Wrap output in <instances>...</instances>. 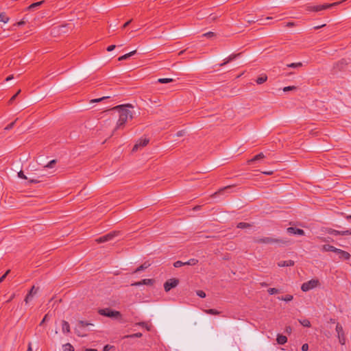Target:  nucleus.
<instances>
[{"instance_id":"nucleus-1","label":"nucleus","mask_w":351,"mask_h":351,"mask_svg":"<svg viewBox=\"0 0 351 351\" xmlns=\"http://www.w3.org/2000/svg\"><path fill=\"white\" fill-rule=\"evenodd\" d=\"M133 106L131 104L119 105L113 108L119 114V119L117 121L115 130H119L124 127L128 120L134 117Z\"/></svg>"},{"instance_id":"nucleus-2","label":"nucleus","mask_w":351,"mask_h":351,"mask_svg":"<svg viewBox=\"0 0 351 351\" xmlns=\"http://www.w3.org/2000/svg\"><path fill=\"white\" fill-rule=\"evenodd\" d=\"M98 313L101 315L116 319H119L121 318V314L119 311H114L109 308L99 309Z\"/></svg>"},{"instance_id":"nucleus-3","label":"nucleus","mask_w":351,"mask_h":351,"mask_svg":"<svg viewBox=\"0 0 351 351\" xmlns=\"http://www.w3.org/2000/svg\"><path fill=\"white\" fill-rule=\"evenodd\" d=\"M254 242L257 243L271 244L274 243H286L287 241L282 239H274L271 237H258L254 239Z\"/></svg>"},{"instance_id":"nucleus-4","label":"nucleus","mask_w":351,"mask_h":351,"mask_svg":"<svg viewBox=\"0 0 351 351\" xmlns=\"http://www.w3.org/2000/svg\"><path fill=\"white\" fill-rule=\"evenodd\" d=\"M340 3H341V2L338 1V2H335L332 3H326V4H323V5H313V6L309 7V10L313 11V12H320L322 10L338 5Z\"/></svg>"},{"instance_id":"nucleus-5","label":"nucleus","mask_w":351,"mask_h":351,"mask_svg":"<svg viewBox=\"0 0 351 351\" xmlns=\"http://www.w3.org/2000/svg\"><path fill=\"white\" fill-rule=\"evenodd\" d=\"M319 285V280L315 279L310 280L306 282H304L301 286V289L306 292L311 289L317 287Z\"/></svg>"},{"instance_id":"nucleus-6","label":"nucleus","mask_w":351,"mask_h":351,"mask_svg":"<svg viewBox=\"0 0 351 351\" xmlns=\"http://www.w3.org/2000/svg\"><path fill=\"white\" fill-rule=\"evenodd\" d=\"M335 330L337 333V338L339 339V343L341 345H345L346 344L345 334H344L343 328L339 323L337 324Z\"/></svg>"},{"instance_id":"nucleus-7","label":"nucleus","mask_w":351,"mask_h":351,"mask_svg":"<svg viewBox=\"0 0 351 351\" xmlns=\"http://www.w3.org/2000/svg\"><path fill=\"white\" fill-rule=\"evenodd\" d=\"M119 234V232L113 231L111 232H109L104 236L100 237L98 238L96 241L97 243H104L106 241H109L112 240L116 236H117Z\"/></svg>"},{"instance_id":"nucleus-8","label":"nucleus","mask_w":351,"mask_h":351,"mask_svg":"<svg viewBox=\"0 0 351 351\" xmlns=\"http://www.w3.org/2000/svg\"><path fill=\"white\" fill-rule=\"evenodd\" d=\"M179 280L177 278H171L167 280L164 284V289L166 292H169L172 288L178 286Z\"/></svg>"},{"instance_id":"nucleus-9","label":"nucleus","mask_w":351,"mask_h":351,"mask_svg":"<svg viewBox=\"0 0 351 351\" xmlns=\"http://www.w3.org/2000/svg\"><path fill=\"white\" fill-rule=\"evenodd\" d=\"M327 232L330 234L335 235V236H337V235H342V236L351 235V229L346 230L344 231H339V230H335L332 228H329V229H328Z\"/></svg>"},{"instance_id":"nucleus-10","label":"nucleus","mask_w":351,"mask_h":351,"mask_svg":"<svg viewBox=\"0 0 351 351\" xmlns=\"http://www.w3.org/2000/svg\"><path fill=\"white\" fill-rule=\"evenodd\" d=\"M149 141V139L147 138L139 139L138 141L133 147L132 152H136L138 149L146 146L148 144Z\"/></svg>"},{"instance_id":"nucleus-11","label":"nucleus","mask_w":351,"mask_h":351,"mask_svg":"<svg viewBox=\"0 0 351 351\" xmlns=\"http://www.w3.org/2000/svg\"><path fill=\"white\" fill-rule=\"evenodd\" d=\"M154 280L153 279H143L138 282H135L131 284L133 287H139L141 285H149L152 286L154 284Z\"/></svg>"},{"instance_id":"nucleus-12","label":"nucleus","mask_w":351,"mask_h":351,"mask_svg":"<svg viewBox=\"0 0 351 351\" xmlns=\"http://www.w3.org/2000/svg\"><path fill=\"white\" fill-rule=\"evenodd\" d=\"M336 254L338 255L339 258L341 260H348L350 258V254L341 249H337Z\"/></svg>"},{"instance_id":"nucleus-13","label":"nucleus","mask_w":351,"mask_h":351,"mask_svg":"<svg viewBox=\"0 0 351 351\" xmlns=\"http://www.w3.org/2000/svg\"><path fill=\"white\" fill-rule=\"evenodd\" d=\"M287 231L289 234H298V235H304V231L302 229L289 227L287 229Z\"/></svg>"},{"instance_id":"nucleus-14","label":"nucleus","mask_w":351,"mask_h":351,"mask_svg":"<svg viewBox=\"0 0 351 351\" xmlns=\"http://www.w3.org/2000/svg\"><path fill=\"white\" fill-rule=\"evenodd\" d=\"M38 291V288H36L34 286L32 287L29 292L27 293V295L25 297V302L26 303H28L30 300H32L33 296L36 294Z\"/></svg>"},{"instance_id":"nucleus-15","label":"nucleus","mask_w":351,"mask_h":351,"mask_svg":"<svg viewBox=\"0 0 351 351\" xmlns=\"http://www.w3.org/2000/svg\"><path fill=\"white\" fill-rule=\"evenodd\" d=\"M93 326V324L80 320L78 322L77 324L76 325V327L75 328V330L78 331V329H83L86 326Z\"/></svg>"},{"instance_id":"nucleus-16","label":"nucleus","mask_w":351,"mask_h":351,"mask_svg":"<svg viewBox=\"0 0 351 351\" xmlns=\"http://www.w3.org/2000/svg\"><path fill=\"white\" fill-rule=\"evenodd\" d=\"M18 176L19 178H21L22 179L27 180V178L25 176V175L23 173V172L22 171H21L18 173ZM28 180H29V182H30V183H38L40 181L38 179H34V178H28Z\"/></svg>"},{"instance_id":"nucleus-17","label":"nucleus","mask_w":351,"mask_h":351,"mask_svg":"<svg viewBox=\"0 0 351 351\" xmlns=\"http://www.w3.org/2000/svg\"><path fill=\"white\" fill-rule=\"evenodd\" d=\"M294 265V261L291 260L289 261H281L278 263V267H290L293 266Z\"/></svg>"},{"instance_id":"nucleus-18","label":"nucleus","mask_w":351,"mask_h":351,"mask_svg":"<svg viewBox=\"0 0 351 351\" xmlns=\"http://www.w3.org/2000/svg\"><path fill=\"white\" fill-rule=\"evenodd\" d=\"M240 55V53H238V54H231L225 60L223 63L220 64L219 66H224L226 65V64H228V62L234 60V59L237 58V57H238Z\"/></svg>"},{"instance_id":"nucleus-19","label":"nucleus","mask_w":351,"mask_h":351,"mask_svg":"<svg viewBox=\"0 0 351 351\" xmlns=\"http://www.w3.org/2000/svg\"><path fill=\"white\" fill-rule=\"evenodd\" d=\"M276 341L278 344L284 345L287 341V337L285 335L278 334L277 335Z\"/></svg>"},{"instance_id":"nucleus-20","label":"nucleus","mask_w":351,"mask_h":351,"mask_svg":"<svg viewBox=\"0 0 351 351\" xmlns=\"http://www.w3.org/2000/svg\"><path fill=\"white\" fill-rule=\"evenodd\" d=\"M337 249V247L330 245H324L322 246V251L324 252H332L336 253Z\"/></svg>"},{"instance_id":"nucleus-21","label":"nucleus","mask_w":351,"mask_h":351,"mask_svg":"<svg viewBox=\"0 0 351 351\" xmlns=\"http://www.w3.org/2000/svg\"><path fill=\"white\" fill-rule=\"evenodd\" d=\"M62 330L63 333H69L70 332V326L66 321H62Z\"/></svg>"},{"instance_id":"nucleus-22","label":"nucleus","mask_w":351,"mask_h":351,"mask_svg":"<svg viewBox=\"0 0 351 351\" xmlns=\"http://www.w3.org/2000/svg\"><path fill=\"white\" fill-rule=\"evenodd\" d=\"M136 50H134V51H131V52H130V53H126V54H125V55H123V56H120V57L118 58V60H119V61H122V60H126V59H128V58H130V57H131L132 56H133L134 54H135V53H136Z\"/></svg>"},{"instance_id":"nucleus-23","label":"nucleus","mask_w":351,"mask_h":351,"mask_svg":"<svg viewBox=\"0 0 351 351\" xmlns=\"http://www.w3.org/2000/svg\"><path fill=\"white\" fill-rule=\"evenodd\" d=\"M149 266V264H147V263H144L143 264H142L141 266H139L138 267H137L134 271L133 273H138L145 269H147L148 267Z\"/></svg>"},{"instance_id":"nucleus-24","label":"nucleus","mask_w":351,"mask_h":351,"mask_svg":"<svg viewBox=\"0 0 351 351\" xmlns=\"http://www.w3.org/2000/svg\"><path fill=\"white\" fill-rule=\"evenodd\" d=\"M267 76L266 75H261L256 79V82L258 84H262L264 82H265L267 81Z\"/></svg>"},{"instance_id":"nucleus-25","label":"nucleus","mask_w":351,"mask_h":351,"mask_svg":"<svg viewBox=\"0 0 351 351\" xmlns=\"http://www.w3.org/2000/svg\"><path fill=\"white\" fill-rule=\"evenodd\" d=\"M43 2H44L43 1H41L34 3L31 4L29 7H27V10H31L36 9V8H38L39 6H40L43 3Z\"/></svg>"},{"instance_id":"nucleus-26","label":"nucleus","mask_w":351,"mask_h":351,"mask_svg":"<svg viewBox=\"0 0 351 351\" xmlns=\"http://www.w3.org/2000/svg\"><path fill=\"white\" fill-rule=\"evenodd\" d=\"M302 62H295L287 64V67L292 69H298L302 66Z\"/></svg>"},{"instance_id":"nucleus-27","label":"nucleus","mask_w":351,"mask_h":351,"mask_svg":"<svg viewBox=\"0 0 351 351\" xmlns=\"http://www.w3.org/2000/svg\"><path fill=\"white\" fill-rule=\"evenodd\" d=\"M265 157L264 154L263 153H260L257 155H256L254 158H252L250 160H249V162H253L257 160H259Z\"/></svg>"},{"instance_id":"nucleus-28","label":"nucleus","mask_w":351,"mask_h":351,"mask_svg":"<svg viewBox=\"0 0 351 351\" xmlns=\"http://www.w3.org/2000/svg\"><path fill=\"white\" fill-rule=\"evenodd\" d=\"M230 188H231V186H226V187H223V188H222V189H219L218 191L215 192V193L213 195V196L214 197H217L218 195H219V194L222 193L223 192H224L225 191H227V190L230 189Z\"/></svg>"},{"instance_id":"nucleus-29","label":"nucleus","mask_w":351,"mask_h":351,"mask_svg":"<svg viewBox=\"0 0 351 351\" xmlns=\"http://www.w3.org/2000/svg\"><path fill=\"white\" fill-rule=\"evenodd\" d=\"M10 19L8 17L4 12L0 13V21L4 23H7Z\"/></svg>"},{"instance_id":"nucleus-30","label":"nucleus","mask_w":351,"mask_h":351,"mask_svg":"<svg viewBox=\"0 0 351 351\" xmlns=\"http://www.w3.org/2000/svg\"><path fill=\"white\" fill-rule=\"evenodd\" d=\"M204 312L206 314L214 315H219L220 314L219 311H218L216 309H213V308L205 310Z\"/></svg>"},{"instance_id":"nucleus-31","label":"nucleus","mask_w":351,"mask_h":351,"mask_svg":"<svg viewBox=\"0 0 351 351\" xmlns=\"http://www.w3.org/2000/svg\"><path fill=\"white\" fill-rule=\"evenodd\" d=\"M278 300H283L285 302H290L293 300V295H286L285 296L278 297Z\"/></svg>"},{"instance_id":"nucleus-32","label":"nucleus","mask_w":351,"mask_h":351,"mask_svg":"<svg viewBox=\"0 0 351 351\" xmlns=\"http://www.w3.org/2000/svg\"><path fill=\"white\" fill-rule=\"evenodd\" d=\"M174 80L172 78H159L158 79V82L161 84H167L169 82H173Z\"/></svg>"},{"instance_id":"nucleus-33","label":"nucleus","mask_w":351,"mask_h":351,"mask_svg":"<svg viewBox=\"0 0 351 351\" xmlns=\"http://www.w3.org/2000/svg\"><path fill=\"white\" fill-rule=\"evenodd\" d=\"M299 322L304 327H310L311 326V322L307 319H300Z\"/></svg>"},{"instance_id":"nucleus-34","label":"nucleus","mask_w":351,"mask_h":351,"mask_svg":"<svg viewBox=\"0 0 351 351\" xmlns=\"http://www.w3.org/2000/svg\"><path fill=\"white\" fill-rule=\"evenodd\" d=\"M251 225L250 223L245 222H240L237 224V227L238 228L244 229L247 228H250Z\"/></svg>"},{"instance_id":"nucleus-35","label":"nucleus","mask_w":351,"mask_h":351,"mask_svg":"<svg viewBox=\"0 0 351 351\" xmlns=\"http://www.w3.org/2000/svg\"><path fill=\"white\" fill-rule=\"evenodd\" d=\"M63 350L64 351H74V348L70 343H66L63 345Z\"/></svg>"},{"instance_id":"nucleus-36","label":"nucleus","mask_w":351,"mask_h":351,"mask_svg":"<svg viewBox=\"0 0 351 351\" xmlns=\"http://www.w3.org/2000/svg\"><path fill=\"white\" fill-rule=\"evenodd\" d=\"M198 261L195 258H191L189 261L184 262L185 265H195L197 263Z\"/></svg>"},{"instance_id":"nucleus-37","label":"nucleus","mask_w":351,"mask_h":351,"mask_svg":"<svg viewBox=\"0 0 351 351\" xmlns=\"http://www.w3.org/2000/svg\"><path fill=\"white\" fill-rule=\"evenodd\" d=\"M142 335H143L142 333L136 332V333H134L132 335H126L125 337V338H139V337H141Z\"/></svg>"},{"instance_id":"nucleus-38","label":"nucleus","mask_w":351,"mask_h":351,"mask_svg":"<svg viewBox=\"0 0 351 351\" xmlns=\"http://www.w3.org/2000/svg\"><path fill=\"white\" fill-rule=\"evenodd\" d=\"M267 292L269 293V294L270 295H274V294H276L278 293H279V291L278 289H276V288H269L268 290H267Z\"/></svg>"},{"instance_id":"nucleus-39","label":"nucleus","mask_w":351,"mask_h":351,"mask_svg":"<svg viewBox=\"0 0 351 351\" xmlns=\"http://www.w3.org/2000/svg\"><path fill=\"white\" fill-rule=\"evenodd\" d=\"M184 265H185L184 262H182V261H176V262L173 263V266H174L175 267H177V268H178V267H180L184 266Z\"/></svg>"},{"instance_id":"nucleus-40","label":"nucleus","mask_w":351,"mask_h":351,"mask_svg":"<svg viewBox=\"0 0 351 351\" xmlns=\"http://www.w3.org/2000/svg\"><path fill=\"white\" fill-rule=\"evenodd\" d=\"M297 89V87L295 86H286L283 88V91L284 92H287V91H289V90H296Z\"/></svg>"},{"instance_id":"nucleus-41","label":"nucleus","mask_w":351,"mask_h":351,"mask_svg":"<svg viewBox=\"0 0 351 351\" xmlns=\"http://www.w3.org/2000/svg\"><path fill=\"white\" fill-rule=\"evenodd\" d=\"M56 163V160H51V161H49L47 163V165L45 166V167H47V168H53Z\"/></svg>"},{"instance_id":"nucleus-42","label":"nucleus","mask_w":351,"mask_h":351,"mask_svg":"<svg viewBox=\"0 0 351 351\" xmlns=\"http://www.w3.org/2000/svg\"><path fill=\"white\" fill-rule=\"evenodd\" d=\"M197 295L202 298H204L206 297V293L204 291H202V290H198L196 292Z\"/></svg>"},{"instance_id":"nucleus-43","label":"nucleus","mask_w":351,"mask_h":351,"mask_svg":"<svg viewBox=\"0 0 351 351\" xmlns=\"http://www.w3.org/2000/svg\"><path fill=\"white\" fill-rule=\"evenodd\" d=\"M110 98V97H101V98H98V99H92L91 100V102L92 103H95V102H99V101H101L104 99H108Z\"/></svg>"},{"instance_id":"nucleus-44","label":"nucleus","mask_w":351,"mask_h":351,"mask_svg":"<svg viewBox=\"0 0 351 351\" xmlns=\"http://www.w3.org/2000/svg\"><path fill=\"white\" fill-rule=\"evenodd\" d=\"M16 121V120H15L14 121H13V122L10 123V124H8V125L5 128V130H11V129L14 127V124H15Z\"/></svg>"},{"instance_id":"nucleus-45","label":"nucleus","mask_w":351,"mask_h":351,"mask_svg":"<svg viewBox=\"0 0 351 351\" xmlns=\"http://www.w3.org/2000/svg\"><path fill=\"white\" fill-rule=\"evenodd\" d=\"M21 90H19L14 95H13L10 99L9 100V104H11L14 100L16 99V97H17V95L20 93Z\"/></svg>"},{"instance_id":"nucleus-46","label":"nucleus","mask_w":351,"mask_h":351,"mask_svg":"<svg viewBox=\"0 0 351 351\" xmlns=\"http://www.w3.org/2000/svg\"><path fill=\"white\" fill-rule=\"evenodd\" d=\"M204 36H206L207 38H210L214 36V33L212 32H208L204 34H203Z\"/></svg>"},{"instance_id":"nucleus-47","label":"nucleus","mask_w":351,"mask_h":351,"mask_svg":"<svg viewBox=\"0 0 351 351\" xmlns=\"http://www.w3.org/2000/svg\"><path fill=\"white\" fill-rule=\"evenodd\" d=\"M9 271H10L8 270L1 277H0V283H1L4 280Z\"/></svg>"},{"instance_id":"nucleus-48","label":"nucleus","mask_w":351,"mask_h":351,"mask_svg":"<svg viewBox=\"0 0 351 351\" xmlns=\"http://www.w3.org/2000/svg\"><path fill=\"white\" fill-rule=\"evenodd\" d=\"M82 330V329H78V331H77V330H75V331L78 336L84 337L86 335V334L83 333Z\"/></svg>"},{"instance_id":"nucleus-49","label":"nucleus","mask_w":351,"mask_h":351,"mask_svg":"<svg viewBox=\"0 0 351 351\" xmlns=\"http://www.w3.org/2000/svg\"><path fill=\"white\" fill-rule=\"evenodd\" d=\"M308 345L307 343H304L302 346V351H308Z\"/></svg>"},{"instance_id":"nucleus-50","label":"nucleus","mask_w":351,"mask_h":351,"mask_svg":"<svg viewBox=\"0 0 351 351\" xmlns=\"http://www.w3.org/2000/svg\"><path fill=\"white\" fill-rule=\"evenodd\" d=\"M115 47H116V45H110L107 47V51H112L115 49Z\"/></svg>"},{"instance_id":"nucleus-51","label":"nucleus","mask_w":351,"mask_h":351,"mask_svg":"<svg viewBox=\"0 0 351 351\" xmlns=\"http://www.w3.org/2000/svg\"><path fill=\"white\" fill-rule=\"evenodd\" d=\"M25 24V22L23 20H22V21L18 22L17 23L14 24V25L22 26Z\"/></svg>"},{"instance_id":"nucleus-52","label":"nucleus","mask_w":351,"mask_h":351,"mask_svg":"<svg viewBox=\"0 0 351 351\" xmlns=\"http://www.w3.org/2000/svg\"><path fill=\"white\" fill-rule=\"evenodd\" d=\"M47 315H45V317H43V319H42V321L40 322V326L43 325L47 321Z\"/></svg>"},{"instance_id":"nucleus-53","label":"nucleus","mask_w":351,"mask_h":351,"mask_svg":"<svg viewBox=\"0 0 351 351\" xmlns=\"http://www.w3.org/2000/svg\"><path fill=\"white\" fill-rule=\"evenodd\" d=\"M263 174L271 176L274 173L273 171H262Z\"/></svg>"},{"instance_id":"nucleus-54","label":"nucleus","mask_w":351,"mask_h":351,"mask_svg":"<svg viewBox=\"0 0 351 351\" xmlns=\"http://www.w3.org/2000/svg\"><path fill=\"white\" fill-rule=\"evenodd\" d=\"M184 131L181 130L176 133V136H182L184 135Z\"/></svg>"},{"instance_id":"nucleus-55","label":"nucleus","mask_w":351,"mask_h":351,"mask_svg":"<svg viewBox=\"0 0 351 351\" xmlns=\"http://www.w3.org/2000/svg\"><path fill=\"white\" fill-rule=\"evenodd\" d=\"M132 20H130L128 21H127L123 25V28H125L127 26L129 25V24L131 23Z\"/></svg>"},{"instance_id":"nucleus-56","label":"nucleus","mask_w":351,"mask_h":351,"mask_svg":"<svg viewBox=\"0 0 351 351\" xmlns=\"http://www.w3.org/2000/svg\"><path fill=\"white\" fill-rule=\"evenodd\" d=\"M136 324L138 325V326H143V327L147 326V324L145 322H139V323H138Z\"/></svg>"},{"instance_id":"nucleus-57","label":"nucleus","mask_w":351,"mask_h":351,"mask_svg":"<svg viewBox=\"0 0 351 351\" xmlns=\"http://www.w3.org/2000/svg\"><path fill=\"white\" fill-rule=\"evenodd\" d=\"M27 351H32V343H29Z\"/></svg>"},{"instance_id":"nucleus-58","label":"nucleus","mask_w":351,"mask_h":351,"mask_svg":"<svg viewBox=\"0 0 351 351\" xmlns=\"http://www.w3.org/2000/svg\"><path fill=\"white\" fill-rule=\"evenodd\" d=\"M12 79H13V75H9V76L5 79V80H6L7 82H8V81H10V80H12Z\"/></svg>"},{"instance_id":"nucleus-59","label":"nucleus","mask_w":351,"mask_h":351,"mask_svg":"<svg viewBox=\"0 0 351 351\" xmlns=\"http://www.w3.org/2000/svg\"><path fill=\"white\" fill-rule=\"evenodd\" d=\"M86 351H97V350L89 348V349H87Z\"/></svg>"},{"instance_id":"nucleus-60","label":"nucleus","mask_w":351,"mask_h":351,"mask_svg":"<svg viewBox=\"0 0 351 351\" xmlns=\"http://www.w3.org/2000/svg\"><path fill=\"white\" fill-rule=\"evenodd\" d=\"M292 25H293L292 23L289 22V23H287V26H288V27L292 26Z\"/></svg>"},{"instance_id":"nucleus-61","label":"nucleus","mask_w":351,"mask_h":351,"mask_svg":"<svg viewBox=\"0 0 351 351\" xmlns=\"http://www.w3.org/2000/svg\"><path fill=\"white\" fill-rule=\"evenodd\" d=\"M346 218L347 219H351V215H347V216L346 217Z\"/></svg>"},{"instance_id":"nucleus-62","label":"nucleus","mask_w":351,"mask_h":351,"mask_svg":"<svg viewBox=\"0 0 351 351\" xmlns=\"http://www.w3.org/2000/svg\"><path fill=\"white\" fill-rule=\"evenodd\" d=\"M104 351H108V346H106L104 348Z\"/></svg>"},{"instance_id":"nucleus-63","label":"nucleus","mask_w":351,"mask_h":351,"mask_svg":"<svg viewBox=\"0 0 351 351\" xmlns=\"http://www.w3.org/2000/svg\"><path fill=\"white\" fill-rule=\"evenodd\" d=\"M261 285L263 287H267V285L266 283H265V282L261 283Z\"/></svg>"},{"instance_id":"nucleus-64","label":"nucleus","mask_w":351,"mask_h":351,"mask_svg":"<svg viewBox=\"0 0 351 351\" xmlns=\"http://www.w3.org/2000/svg\"><path fill=\"white\" fill-rule=\"evenodd\" d=\"M324 26H325V25H321V26H317V27H315V29H318V28H319V27H324Z\"/></svg>"}]
</instances>
